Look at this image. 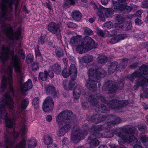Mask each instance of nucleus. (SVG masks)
<instances>
[{
	"instance_id": "nucleus-6",
	"label": "nucleus",
	"mask_w": 148,
	"mask_h": 148,
	"mask_svg": "<svg viewBox=\"0 0 148 148\" xmlns=\"http://www.w3.org/2000/svg\"><path fill=\"white\" fill-rule=\"evenodd\" d=\"M13 27L9 24H4L1 26V31H0V38L4 36H7L9 39L13 40L18 39L20 37L21 34V28L19 27L15 33L13 29Z\"/></svg>"
},
{
	"instance_id": "nucleus-42",
	"label": "nucleus",
	"mask_w": 148,
	"mask_h": 148,
	"mask_svg": "<svg viewBox=\"0 0 148 148\" xmlns=\"http://www.w3.org/2000/svg\"><path fill=\"white\" fill-rule=\"evenodd\" d=\"M97 33L99 36L102 37H106L108 35L109 32L107 30L102 31L100 29H98L97 31Z\"/></svg>"
},
{
	"instance_id": "nucleus-31",
	"label": "nucleus",
	"mask_w": 148,
	"mask_h": 148,
	"mask_svg": "<svg viewBox=\"0 0 148 148\" xmlns=\"http://www.w3.org/2000/svg\"><path fill=\"white\" fill-rule=\"evenodd\" d=\"M27 147L28 148H34L37 144V142L34 138H32L28 140Z\"/></svg>"
},
{
	"instance_id": "nucleus-11",
	"label": "nucleus",
	"mask_w": 148,
	"mask_h": 148,
	"mask_svg": "<svg viewBox=\"0 0 148 148\" xmlns=\"http://www.w3.org/2000/svg\"><path fill=\"white\" fill-rule=\"evenodd\" d=\"M148 74V64L142 65L137 71H136L128 76L131 81H133L135 78L143 77V75Z\"/></svg>"
},
{
	"instance_id": "nucleus-18",
	"label": "nucleus",
	"mask_w": 148,
	"mask_h": 148,
	"mask_svg": "<svg viewBox=\"0 0 148 148\" xmlns=\"http://www.w3.org/2000/svg\"><path fill=\"white\" fill-rule=\"evenodd\" d=\"M108 116H106L102 114H97L93 115L90 119V121H92L96 123H98L101 121L107 119Z\"/></svg>"
},
{
	"instance_id": "nucleus-41",
	"label": "nucleus",
	"mask_w": 148,
	"mask_h": 148,
	"mask_svg": "<svg viewBox=\"0 0 148 148\" xmlns=\"http://www.w3.org/2000/svg\"><path fill=\"white\" fill-rule=\"evenodd\" d=\"M75 3V0H65L63 3L64 7H69L71 5H73Z\"/></svg>"
},
{
	"instance_id": "nucleus-21",
	"label": "nucleus",
	"mask_w": 148,
	"mask_h": 148,
	"mask_svg": "<svg viewBox=\"0 0 148 148\" xmlns=\"http://www.w3.org/2000/svg\"><path fill=\"white\" fill-rule=\"evenodd\" d=\"M91 4L92 5L94 10H96L97 15L99 17L102 16L103 15V7L99 5V4H96L93 1H91Z\"/></svg>"
},
{
	"instance_id": "nucleus-20",
	"label": "nucleus",
	"mask_w": 148,
	"mask_h": 148,
	"mask_svg": "<svg viewBox=\"0 0 148 148\" xmlns=\"http://www.w3.org/2000/svg\"><path fill=\"white\" fill-rule=\"evenodd\" d=\"M32 86V83L31 80L29 79L24 84L21 85L20 90L22 93H24L31 89Z\"/></svg>"
},
{
	"instance_id": "nucleus-22",
	"label": "nucleus",
	"mask_w": 148,
	"mask_h": 148,
	"mask_svg": "<svg viewBox=\"0 0 148 148\" xmlns=\"http://www.w3.org/2000/svg\"><path fill=\"white\" fill-rule=\"evenodd\" d=\"M95 134L93 133L88 138V139L90 141L89 143L90 145V147L91 148H94L98 145L99 144V141L97 139V138H100V137H98L96 136L93 135V136H92Z\"/></svg>"
},
{
	"instance_id": "nucleus-29",
	"label": "nucleus",
	"mask_w": 148,
	"mask_h": 148,
	"mask_svg": "<svg viewBox=\"0 0 148 148\" xmlns=\"http://www.w3.org/2000/svg\"><path fill=\"white\" fill-rule=\"evenodd\" d=\"M112 3L114 9L117 10H122V8L124 7V4L120 0H118L115 2L112 1Z\"/></svg>"
},
{
	"instance_id": "nucleus-7",
	"label": "nucleus",
	"mask_w": 148,
	"mask_h": 148,
	"mask_svg": "<svg viewBox=\"0 0 148 148\" xmlns=\"http://www.w3.org/2000/svg\"><path fill=\"white\" fill-rule=\"evenodd\" d=\"M12 68L9 66L7 68L6 75L3 77L1 88L2 89L8 88L11 93V95H14V89L12 86L13 79L12 73Z\"/></svg>"
},
{
	"instance_id": "nucleus-35",
	"label": "nucleus",
	"mask_w": 148,
	"mask_h": 148,
	"mask_svg": "<svg viewBox=\"0 0 148 148\" xmlns=\"http://www.w3.org/2000/svg\"><path fill=\"white\" fill-rule=\"evenodd\" d=\"M103 14L105 12V15L107 17H112L114 12V10L112 9H106L103 8Z\"/></svg>"
},
{
	"instance_id": "nucleus-27",
	"label": "nucleus",
	"mask_w": 148,
	"mask_h": 148,
	"mask_svg": "<svg viewBox=\"0 0 148 148\" xmlns=\"http://www.w3.org/2000/svg\"><path fill=\"white\" fill-rule=\"evenodd\" d=\"M118 64L116 61H114L111 63L108 68V71L109 73H111L114 72L119 67Z\"/></svg>"
},
{
	"instance_id": "nucleus-16",
	"label": "nucleus",
	"mask_w": 148,
	"mask_h": 148,
	"mask_svg": "<svg viewBox=\"0 0 148 148\" xmlns=\"http://www.w3.org/2000/svg\"><path fill=\"white\" fill-rule=\"evenodd\" d=\"M100 79L97 80L88 78L86 81V87L90 90L94 91L97 88V83L99 82Z\"/></svg>"
},
{
	"instance_id": "nucleus-8",
	"label": "nucleus",
	"mask_w": 148,
	"mask_h": 148,
	"mask_svg": "<svg viewBox=\"0 0 148 148\" xmlns=\"http://www.w3.org/2000/svg\"><path fill=\"white\" fill-rule=\"evenodd\" d=\"M108 121L106 123L102 125H98L94 126L93 127V129L95 132L100 133L99 132L102 130L104 129L108 128V127L111 125H114L116 124L120 123L121 121L120 118L115 116L110 115L107 117Z\"/></svg>"
},
{
	"instance_id": "nucleus-64",
	"label": "nucleus",
	"mask_w": 148,
	"mask_h": 148,
	"mask_svg": "<svg viewBox=\"0 0 148 148\" xmlns=\"http://www.w3.org/2000/svg\"><path fill=\"white\" fill-rule=\"evenodd\" d=\"M141 6L143 8H148V0H144L142 2Z\"/></svg>"
},
{
	"instance_id": "nucleus-48",
	"label": "nucleus",
	"mask_w": 148,
	"mask_h": 148,
	"mask_svg": "<svg viewBox=\"0 0 148 148\" xmlns=\"http://www.w3.org/2000/svg\"><path fill=\"white\" fill-rule=\"evenodd\" d=\"M29 100L27 99H24L21 102V106L23 109H25L27 107L29 103Z\"/></svg>"
},
{
	"instance_id": "nucleus-55",
	"label": "nucleus",
	"mask_w": 148,
	"mask_h": 148,
	"mask_svg": "<svg viewBox=\"0 0 148 148\" xmlns=\"http://www.w3.org/2000/svg\"><path fill=\"white\" fill-rule=\"evenodd\" d=\"M19 47L15 49V51L18 54H20L22 57V59H24L25 58V54L24 51L21 49H19Z\"/></svg>"
},
{
	"instance_id": "nucleus-57",
	"label": "nucleus",
	"mask_w": 148,
	"mask_h": 148,
	"mask_svg": "<svg viewBox=\"0 0 148 148\" xmlns=\"http://www.w3.org/2000/svg\"><path fill=\"white\" fill-rule=\"evenodd\" d=\"M33 56L31 54H29L26 58V62L27 63L29 64L31 63L33 60Z\"/></svg>"
},
{
	"instance_id": "nucleus-54",
	"label": "nucleus",
	"mask_w": 148,
	"mask_h": 148,
	"mask_svg": "<svg viewBox=\"0 0 148 148\" xmlns=\"http://www.w3.org/2000/svg\"><path fill=\"white\" fill-rule=\"evenodd\" d=\"M112 26V22L110 21L106 22L103 25V27L105 29H109Z\"/></svg>"
},
{
	"instance_id": "nucleus-51",
	"label": "nucleus",
	"mask_w": 148,
	"mask_h": 148,
	"mask_svg": "<svg viewBox=\"0 0 148 148\" xmlns=\"http://www.w3.org/2000/svg\"><path fill=\"white\" fill-rule=\"evenodd\" d=\"M107 111L106 106L104 104H101V106L99 107V111L100 112L105 113Z\"/></svg>"
},
{
	"instance_id": "nucleus-34",
	"label": "nucleus",
	"mask_w": 148,
	"mask_h": 148,
	"mask_svg": "<svg viewBox=\"0 0 148 148\" xmlns=\"http://www.w3.org/2000/svg\"><path fill=\"white\" fill-rule=\"evenodd\" d=\"M97 61L101 64H103L107 62L108 59L103 54H99L97 57Z\"/></svg>"
},
{
	"instance_id": "nucleus-17",
	"label": "nucleus",
	"mask_w": 148,
	"mask_h": 148,
	"mask_svg": "<svg viewBox=\"0 0 148 148\" xmlns=\"http://www.w3.org/2000/svg\"><path fill=\"white\" fill-rule=\"evenodd\" d=\"M84 41L87 51L97 47V45L94 40L89 36L85 37Z\"/></svg>"
},
{
	"instance_id": "nucleus-45",
	"label": "nucleus",
	"mask_w": 148,
	"mask_h": 148,
	"mask_svg": "<svg viewBox=\"0 0 148 148\" xmlns=\"http://www.w3.org/2000/svg\"><path fill=\"white\" fill-rule=\"evenodd\" d=\"M55 53L57 56L59 58L62 57L64 55L62 49L60 47H57L56 48Z\"/></svg>"
},
{
	"instance_id": "nucleus-32",
	"label": "nucleus",
	"mask_w": 148,
	"mask_h": 148,
	"mask_svg": "<svg viewBox=\"0 0 148 148\" xmlns=\"http://www.w3.org/2000/svg\"><path fill=\"white\" fill-rule=\"evenodd\" d=\"M44 142L47 146L52 144L53 143V139L52 136L50 135L46 134L43 137Z\"/></svg>"
},
{
	"instance_id": "nucleus-59",
	"label": "nucleus",
	"mask_w": 148,
	"mask_h": 148,
	"mask_svg": "<svg viewBox=\"0 0 148 148\" xmlns=\"http://www.w3.org/2000/svg\"><path fill=\"white\" fill-rule=\"evenodd\" d=\"M116 37L118 42H119L120 40L125 39L126 37V35L125 34H119L116 36Z\"/></svg>"
},
{
	"instance_id": "nucleus-3",
	"label": "nucleus",
	"mask_w": 148,
	"mask_h": 148,
	"mask_svg": "<svg viewBox=\"0 0 148 148\" xmlns=\"http://www.w3.org/2000/svg\"><path fill=\"white\" fill-rule=\"evenodd\" d=\"M0 6L1 11L0 12V23L5 21H10L14 18L12 5L16 2L15 9L16 10L18 3V0H1Z\"/></svg>"
},
{
	"instance_id": "nucleus-10",
	"label": "nucleus",
	"mask_w": 148,
	"mask_h": 148,
	"mask_svg": "<svg viewBox=\"0 0 148 148\" xmlns=\"http://www.w3.org/2000/svg\"><path fill=\"white\" fill-rule=\"evenodd\" d=\"M87 134V131L85 130H82L79 127H75L72 132L71 140L75 143H78L80 140L84 139Z\"/></svg>"
},
{
	"instance_id": "nucleus-37",
	"label": "nucleus",
	"mask_w": 148,
	"mask_h": 148,
	"mask_svg": "<svg viewBox=\"0 0 148 148\" xmlns=\"http://www.w3.org/2000/svg\"><path fill=\"white\" fill-rule=\"evenodd\" d=\"M26 145L25 138L23 137L16 146V148H25Z\"/></svg>"
},
{
	"instance_id": "nucleus-47",
	"label": "nucleus",
	"mask_w": 148,
	"mask_h": 148,
	"mask_svg": "<svg viewBox=\"0 0 148 148\" xmlns=\"http://www.w3.org/2000/svg\"><path fill=\"white\" fill-rule=\"evenodd\" d=\"M128 60L127 59H124L122 60L119 67L121 69H124L127 66L128 62Z\"/></svg>"
},
{
	"instance_id": "nucleus-63",
	"label": "nucleus",
	"mask_w": 148,
	"mask_h": 148,
	"mask_svg": "<svg viewBox=\"0 0 148 148\" xmlns=\"http://www.w3.org/2000/svg\"><path fill=\"white\" fill-rule=\"evenodd\" d=\"M117 21L120 23H122L125 21V19L121 15H119L116 17Z\"/></svg>"
},
{
	"instance_id": "nucleus-24",
	"label": "nucleus",
	"mask_w": 148,
	"mask_h": 148,
	"mask_svg": "<svg viewBox=\"0 0 148 148\" xmlns=\"http://www.w3.org/2000/svg\"><path fill=\"white\" fill-rule=\"evenodd\" d=\"M63 84L66 89L71 90L73 89L74 87L75 82L72 80H70L69 81L66 80L64 81Z\"/></svg>"
},
{
	"instance_id": "nucleus-46",
	"label": "nucleus",
	"mask_w": 148,
	"mask_h": 148,
	"mask_svg": "<svg viewBox=\"0 0 148 148\" xmlns=\"http://www.w3.org/2000/svg\"><path fill=\"white\" fill-rule=\"evenodd\" d=\"M70 74H72L77 73V70L75 65L74 64H71L70 65L69 70Z\"/></svg>"
},
{
	"instance_id": "nucleus-61",
	"label": "nucleus",
	"mask_w": 148,
	"mask_h": 148,
	"mask_svg": "<svg viewBox=\"0 0 148 148\" xmlns=\"http://www.w3.org/2000/svg\"><path fill=\"white\" fill-rule=\"evenodd\" d=\"M64 130H63L61 128H60V130L58 132L57 135L59 137L63 136L66 133Z\"/></svg>"
},
{
	"instance_id": "nucleus-26",
	"label": "nucleus",
	"mask_w": 148,
	"mask_h": 148,
	"mask_svg": "<svg viewBox=\"0 0 148 148\" xmlns=\"http://www.w3.org/2000/svg\"><path fill=\"white\" fill-rule=\"evenodd\" d=\"M94 135L98 137H103V138H109L113 136L114 134L113 133L111 132H105V133L103 134L102 133H95ZM93 135H92V136Z\"/></svg>"
},
{
	"instance_id": "nucleus-49",
	"label": "nucleus",
	"mask_w": 148,
	"mask_h": 148,
	"mask_svg": "<svg viewBox=\"0 0 148 148\" xmlns=\"http://www.w3.org/2000/svg\"><path fill=\"white\" fill-rule=\"evenodd\" d=\"M140 139L142 143L148 142V136L143 134H140L139 136Z\"/></svg>"
},
{
	"instance_id": "nucleus-52",
	"label": "nucleus",
	"mask_w": 148,
	"mask_h": 148,
	"mask_svg": "<svg viewBox=\"0 0 148 148\" xmlns=\"http://www.w3.org/2000/svg\"><path fill=\"white\" fill-rule=\"evenodd\" d=\"M62 73L63 76L65 78L67 77L70 75L69 70L66 68L62 71Z\"/></svg>"
},
{
	"instance_id": "nucleus-30",
	"label": "nucleus",
	"mask_w": 148,
	"mask_h": 148,
	"mask_svg": "<svg viewBox=\"0 0 148 148\" xmlns=\"http://www.w3.org/2000/svg\"><path fill=\"white\" fill-rule=\"evenodd\" d=\"M82 89V87L79 86H78L75 87L73 91V96L75 99H79Z\"/></svg>"
},
{
	"instance_id": "nucleus-28",
	"label": "nucleus",
	"mask_w": 148,
	"mask_h": 148,
	"mask_svg": "<svg viewBox=\"0 0 148 148\" xmlns=\"http://www.w3.org/2000/svg\"><path fill=\"white\" fill-rule=\"evenodd\" d=\"M71 16L74 20L79 21L82 18V14L79 11L75 10L72 12L71 14Z\"/></svg>"
},
{
	"instance_id": "nucleus-14",
	"label": "nucleus",
	"mask_w": 148,
	"mask_h": 148,
	"mask_svg": "<svg viewBox=\"0 0 148 148\" xmlns=\"http://www.w3.org/2000/svg\"><path fill=\"white\" fill-rule=\"evenodd\" d=\"M53 106L54 103L52 98L49 97L45 99L43 103L42 108L44 112H49L53 110Z\"/></svg>"
},
{
	"instance_id": "nucleus-19",
	"label": "nucleus",
	"mask_w": 148,
	"mask_h": 148,
	"mask_svg": "<svg viewBox=\"0 0 148 148\" xmlns=\"http://www.w3.org/2000/svg\"><path fill=\"white\" fill-rule=\"evenodd\" d=\"M148 85V76L143 78V79H139L136 81V85L134 86L135 90H137L140 86H143Z\"/></svg>"
},
{
	"instance_id": "nucleus-4",
	"label": "nucleus",
	"mask_w": 148,
	"mask_h": 148,
	"mask_svg": "<svg viewBox=\"0 0 148 148\" xmlns=\"http://www.w3.org/2000/svg\"><path fill=\"white\" fill-rule=\"evenodd\" d=\"M75 116L70 110L63 111L60 113L56 118V122L60 128L67 132L70 129L69 123L76 121Z\"/></svg>"
},
{
	"instance_id": "nucleus-9",
	"label": "nucleus",
	"mask_w": 148,
	"mask_h": 148,
	"mask_svg": "<svg viewBox=\"0 0 148 148\" xmlns=\"http://www.w3.org/2000/svg\"><path fill=\"white\" fill-rule=\"evenodd\" d=\"M98 97V100L99 99L104 103H107V105L109 108L115 110H119L128 104V101H119L117 100H112L108 102L104 97L101 95L99 97Z\"/></svg>"
},
{
	"instance_id": "nucleus-39",
	"label": "nucleus",
	"mask_w": 148,
	"mask_h": 148,
	"mask_svg": "<svg viewBox=\"0 0 148 148\" xmlns=\"http://www.w3.org/2000/svg\"><path fill=\"white\" fill-rule=\"evenodd\" d=\"M48 72L47 71H45L44 72H40L39 74V77L42 81H46L47 78Z\"/></svg>"
},
{
	"instance_id": "nucleus-13",
	"label": "nucleus",
	"mask_w": 148,
	"mask_h": 148,
	"mask_svg": "<svg viewBox=\"0 0 148 148\" xmlns=\"http://www.w3.org/2000/svg\"><path fill=\"white\" fill-rule=\"evenodd\" d=\"M47 29L49 31L55 34L58 40H61L62 37L60 26L58 24L51 22L49 24Z\"/></svg>"
},
{
	"instance_id": "nucleus-44",
	"label": "nucleus",
	"mask_w": 148,
	"mask_h": 148,
	"mask_svg": "<svg viewBox=\"0 0 148 148\" xmlns=\"http://www.w3.org/2000/svg\"><path fill=\"white\" fill-rule=\"evenodd\" d=\"M26 121L25 119H23L22 120L23 123V125L20 130L23 136L26 133L27 131V126L25 124V122Z\"/></svg>"
},
{
	"instance_id": "nucleus-33",
	"label": "nucleus",
	"mask_w": 148,
	"mask_h": 148,
	"mask_svg": "<svg viewBox=\"0 0 148 148\" xmlns=\"http://www.w3.org/2000/svg\"><path fill=\"white\" fill-rule=\"evenodd\" d=\"M80 41L79 38L77 36H74L70 39V43L71 45L72 46H77L79 43H80Z\"/></svg>"
},
{
	"instance_id": "nucleus-60",
	"label": "nucleus",
	"mask_w": 148,
	"mask_h": 148,
	"mask_svg": "<svg viewBox=\"0 0 148 148\" xmlns=\"http://www.w3.org/2000/svg\"><path fill=\"white\" fill-rule=\"evenodd\" d=\"M116 37L118 42H119L120 40L125 39L126 37V35L125 34H119L116 36Z\"/></svg>"
},
{
	"instance_id": "nucleus-1",
	"label": "nucleus",
	"mask_w": 148,
	"mask_h": 148,
	"mask_svg": "<svg viewBox=\"0 0 148 148\" xmlns=\"http://www.w3.org/2000/svg\"><path fill=\"white\" fill-rule=\"evenodd\" d=\"M13 101L8 93H5L3 97L0 98V114L2 115V118L5 120L7 127L12 128L14 125L15 119L18 118L16 115L19 113L13 111Z\"/></svg>"
},
{
	"instance_id": "nucleus-62",
	"label": "nucleus",
	"mask_w": 148,
	"mask_h": 148,
	"mask_svg": "<svg viewBox=\"0 0 148 148\" xmlns=\"http://www.w3.org/2000/svg\"><path fill=\"white\" fill-rule=\"evenodd\" d=\"M124 7L122 8V10H124L127 12H130L132 10V8L130 6L125 5L124 4Z\"/></svg>"
},
{
	"instance_id": "nucleus-50",
	"label": "nucleus",
	"mask_w": 148,
	"mask_h": 148,
	"mask_svg": "<svg viewBox=\"0 0 148 148\" xmlns=\"http://www.w3.org/2000/svg\"><path fill=\"white\" fill-rule=\"evenodd\" d=\"M32 103L34 105L35 108H38L39 104V99L37 97L34 98L33 100Z\"/></svg>"
},
{
	"instance_id": "nucleus-2",
	"label": "nucleus",
	"mask_w": 148,
	"mask_h": 148,
	"mask_svg": "<svg viewBox=\"0 0 148 148\" xmlns=\"http://www.w3.org/2000/svg\"><path fill=\"white\" fill-rule=\"evenodd\" d=\"M11 45L13 47H14L12 51H11L10 49L11 45L9 47L3 45L1 47H0V59L2 61H5L8 59L10 57L12 56L11 64L12 66L14 67L16 73L18 74V80L21 85L24 82L23 75L21 71V62L20 61V58L18 55H13L15 46L18 47L19 45H16L13 43Z\"/></svg>"
},
{
	"instance_id": "nucleus-40",
	"label": "nucleus",
	"mask_w": 148,
	"mask_h": 148,
	"mask_svg": "<svg viewBox=\"0 0 148 148\" xmlns=\"http://www.w3.org/2000/svg\"><path fill=\"white\" fill-rule=\"evenodd\" d=\"M52 69L57 74H59L61 72V68L60 66L56 63L52 66Z\"/></svg>"
},
{
	"instance_id": "nucleus-53",
	"label": "nucleus",
	"mask_w": 148,
	"mask_h": 148,
	"mask_svg": "<svg viewBox=\"0 0 148 148\" xmlns=\"http://www.w3.org/2000/svg\"><path fill=\"white\" fill-rule=\"evenodd\" d=\"M138 127L139 130L140 131L146 132L147 130V127L144 124H141L138 125Z\"/></svg>"
},
{
	"instance_id": "nucleus-36",
	"label": "nucleus",
	"mask_w": 148,
	"mask_h": 148,
	"mask_svg": "<svg viewBox=\"0 0 148 148\" xmlns=\"http://www.w3.org/2000/svg\"><path fill=\"white\" fill-rule=\"evenodd\" d=\"M83 60L84 62L89 63L93 61V57L92 55H87L83 57Z\"/></svg>"
},
{
	"instance_id": "nucleus-23",
	"label": "nucleus",
	"mask_w": 148,
	"mask_h": 148,
	"mask_svg": "<svg viewBox=\"0 0 148 148\" xmlns=\"http://www.w3.org/2000/svg\"><path fill=\"white\" fill-rule=\"evenodd\" d=\"M77 46L76 51L79 53H82L88 51L84 40L82 42L80 41Z\"/></svg>"
},
{
	"instance_id": "nucleus-5",
	"label": "nucleus",
	"mask_w": 148,
	"mask_h": 148,
	"mask_svg": "<svg viewBox=\"0 0 148 148\" xmlns=\"http://www.w3.org/2000/svg\"><path fill=\"white\" fill-rule=\"evenodd\" d=\"M134 132L133 129L129 127L122 128L120 132H116V135L119 138L118 140L119 144L122 145L125 142H136L137 140L133 135Z\"/></svg>"
},
{
	"instance_id": "nucleus-58",
	"label": "nucleus",
	"mask_w": 148,
	"mask_h": 148,
	"mask_svg": "<svg viewBox=\"0 0 148 148\" xmlns=\"http://www.w3.org/2000/svg\"><path fill=\"white\" fill-rule=\"evenodd\" d=\"M39 43L41 44H45L47 43V40L45 39V36H41L39 39Z\"/></svg>"
},
{
	"instance_id": "nucleus-25",
	"label": "nucleus",
	"mask_w": 148,
	"mask_h": 148,
	"mask_svg": "<svg viewBox=\"0 0 148 148\" xmlns=\"http://www.w3.org/2000/svg\"><path fill=\"white\" fill-rule=\"evenodd\" d=\"M88 101L90 102V104L93 106L97 105L99 102L98 96L97 95H93L89 97Z\"/></svg>"
},
{
	"instance_id": "nucleus-12",
	"label": "nucleus",
	"mask_w": 148,
	"mask_h": 148,
	"mask_svg": "<svg viewBox=\"0 0 148 148\" xmlns=\"http://www.w3.org/2000/svg\"><path fill=\"white\" fill-rule=\"evenodd\" d=\"M89 78L99 80L104 77L106 75L105 71L103 69L97 70L96 68H91L88 71Z\"/></svg>"
},
{
	"instance_id": "nucleus-38",
	"label": "nucleus",
	"mask_w": 148,
	"mask_h": 148,
	"mask_svg": "<svg viewBox=\"0 0 148 148\" xmlns=\"http://www.w3.org/2000/svg\"><path fill=\"white\" fill-rule=\"evenodd\" d=\"M46 90L47 94L54 95L55 93V88L53 86H48L46 87Z\"/></svg>"
},
{
	"instance_id": "nucleus-15",
	"label": "nucleus",
	"mask_w": 148,
	"mask_h": 148,
	"mask_svg": "<svg viewBox=\"0 0 148 148\" xmlns=\"http://www.w3.org/2000/svg\"><path fill=\"white\" fill-rule=\"evenodd\" d=\"M117 87L114 82L108 81L106 82L102 87L103 90L108 91L110 93H114L116 90Z\"/></svg>"
},
{
	"instance_id": "nucleus-56",
	"label": "nucleus",
	"mask_w": 148,
	"mask_h": 148,
	"mask_svg": "<svg viewBox=\"0 0 148 148\" xmlns=\"http://www.w3.org/2000/svg\"><path fill=\"white\" fill-rule=\"evenodd\" d=\"M84 32L85 34L88 35H92L93 34V32L92 30L88 27L84 28Z\"/></svg>"
},
{
	"instance_id": "nucleus-43",
	"label": "nucleus",
	"mask_w": 148,
	"mask_h": 148,
	"mask_svg": "<svg viewBox=\"0 0 148 148\" xmlns=\"http://www.w3.org/2000/svg\"><path fill=\"white\" fill-rule=\"evenodd\" d=\"M132 26V25L130 23L126 22L122 25L121 28L123 30L126 31L130 30Z\"/></svg>"
}]
</instances>
